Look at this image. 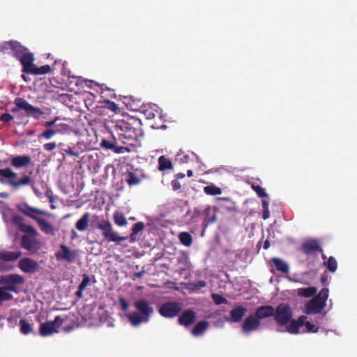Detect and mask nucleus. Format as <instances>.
Segmentation results:
<instances>
[{
    "instance_id": "1",
    "label": "nucleus",
    "mask_w": 357,
    "mask_h": 357,
    "mask_svg": "<svg viewBox=\"0 0 357 357\" xmlns=\"http://www.w3.org/2000/svg\"><path fill=\"white\" fill-rule=\"evenodd\" d=\"M111 127L119 135V140L115 137L112 139H103L100 146L104 149L111 150L115 153L130 151L128 146L120 144L119 141L123 144L135 146L143 135L140 120L134 117L127 116L122 119L112 121Z\"/></svg>"
},
{
    "instance_id": "2",
    "label": "nucleus",
    "mask_w": 357,
    "mask_h": 357,
    "mask_svg": "<svg viewBox=\"0 0 357 357\" xmlns=\"http://www.w3.org/2000/svg\"><path fill=\"white\" fill-rule=\"evenodd\" d=\"M134 306L137 312H132L128 315V321L132 326H138L142 323L149 321L153 313V308L149 302L144 298L137 300Z\"/></svg>"
},
{
    "instance_id": "3",
    "label": "nucleus",
    "mask_w": 357,
    "mask_h": 357,
    "mask_svg": "<svg viewBox=\"0 0 357 357\" xmlns=\"http://www.w3.org/2000/svg\"><path fill=\"white\" fill-rule=\"evenodd\" d=\"M328 295V289L323 288L317 295L305 304L304 312L307 314L320 313L326 307Z\"/></svg>"
},
{
    "instance_id": "4",
    "label": "nucleus",
    "mask_w": 357,
    "mask_h": 357,
    "mask_svg": "<svg viewBox=\"0 0 357 357\" xmlns=\"http://www.w3.org/2000/svg\"><path fill=\"white\" fill-rule=\"evenodd\" d=\"M96 229L101 231L102 236L107 242L119 243L128 238V237L119 236V234L114 230L112 225L108 220L99 221L96 225Z\"/></svg>"
},
{
    "instance_id": "5",
    "label": "nucleus",
    "mask_w": 357,
    "mask_h": 357,
    "mask_svg": "<svg viewBox=\"0 0 357 357\" xmlns=\"http://www.w3.org/2000/svg\"><path fill=\"white\" fill-rule=\"evenodd\" d=\"M16 107L12 109L13 112L22 110L27 116H31L35 119H39L44 112L38 107H34L29 104L25 99L22 98H16L14 100Z\"/></svg>"
},
{
    "instance_id": "6",
    "label": "nucleus",
    "mask_w": 357,
    "mask_h": 357,
    "mask_svg": "<svg viewBox=\"0 0 357 357\" xmlns=\"http://www.w3.org/2000/svg\"><path fill=\"white\" fill-rule=\"evenodd\" d=\"M0 176L8 179V184L13 188L17 189L22 185H29L31 178L25 175L21 179L17 180L18 175L10 168L0 169Z\"/></svg>"
},
{
    "instance_id": "7",
    "label": "nucleus",
    "mask_w": 357,
    "mask_h": 357,
    "mask_svg": "<svg viewBox=\"0 0 357 357\" xmlns=\"http://www.w3.org/2000/svg\"><path fill=\"white\" fill-rule=\"evenodd\" d=\"M24 283V278L18 274H8L0 276V285L9 291L19 292L18 287Z\"/></svg>"
},
{
    "instance_id": "8",
    "label": "nucleus",
    "mask_w": 357,
    "mask_h": 357,
    "mask_svg": "<svg viewBox=\"0 0 357 357\" xmlns=\"http://www.w3.org/2000/svg\"><path fill=\"white\" fill-rule=\"evenodd\" d=\"M274 319L280 326L289 324L292 317V311L289 304H280L276 309L274 308Z\"/></svg>"
},
{
    "instance_id": "9",
    "label": "nucleus",
    "mask_w": 357,
    "mask_h": 357,
    "mask_svg": "<svg viewBox=\"0 0 357 357\" xmlns=\"http://www.w3.org/2000/svg\"><path fill=\"white\" fill-rule=\"evenodd\" d=\"M63 319L60 316L55 317L53 321H48L40 324L39 333L43 337L51 335L59 332V328L63 324Z\"/></svg>"
},
{
    "instance_id": "10",
    "label": "nucleus",
    "mask_w": 357,
    "mask_h": 357,
    "mask_svg": "<svg viewBox=\"0 0 357 357\" xmlns=\"http://www.w3.org/2000/svg\"><path fill=\"white\" fill-rule=\"evenodd\" d=\"M182 310V305L176 301H168L162 303L159 310V314L165 318H174L178 316Z\"/></svg>"
},
{
    "instance_id": "11",
    "label": "nucleus",
    "mask_w": 357,
    "mask_h": 357,
    "mask_svg": "<svg viewBox=\"0 0 357 357\" xmlns=\"http://www.w3.org/2000/svg\"><path fill=\"white\" fill-rule=\"evenodd\" d=\"M300 250L307 257H317L319 253L323 252L321 242L319 239H308L305 241L301 245Z\"/></svg>"
},
{
    "instance_id": "12",
    "label": "nucleus",
    "mask_w": 357,
    "mask_h": 357,
    "mask_svg": "<svg viewBox=\"0 0 357 357\" xmlns=\"http://www.w3.org/2000/svg\"><path fill=\"white\" fill-rule=\"evenodd\" d=\"M36 236L23 235L21 238V247L30 254L37 253L41 249L42 245Z\"/></svg>"
},
{
    "instance_id": "13",
    "label": "nucleus",
    "mask_w": 357,
    "mask_h": 357,
    "mask_svg": "<svg viewBox=\"0 0 357 357\" xmlns=\"http://www.w3.org/2000/svg\"><path fill=\"white\" fill-rule=\"evenodd\" d=\"M55 257L58 260H65L68 263H73L77 257V252L64 244H61L60 250L55 253Z\"/></svg>"
},
{
    "instance_id": "14",
    "label": "nucleus",
    "mask_w": 357,
    "mask_h": 357,
    "mask_svg": "<svg viewBox=\"0 0 357 357\" xmlns=\"http://www.w3.org/2000/svg\"><path fill=\"white\" fill-rule=\"evenodd\" d=\"M17 210L26 215L27 217L34 220L36 222L40 218L38 215H46L47 213L37 208L29 206L27 203H22L17 205Z\"/></svg>"
},
{
    "instance_id": "15",
    "label": "nucleus",
    "mask_w": 357,
    "mask_h": 357,
    "mask_svg": "<svg viewBox=\"0 0 357 357\" xmlns=\"http://www.w3.org/2000/svg\"><path fill=\"white\" fill-rule=\"evenodd\" d=\"M18 266L26 273H33L39 269L38 263L28 257L21 259L19 261Z\"/></svg>"
},
{
    "instance_id": "16",
    "label": "nucleus",
    "mask_w": 357,
    "mask_h": 357,
    "mask_svg": "<svg viewBox=\"0 0 357 357\" xmlns=\"http://www.w3.org/2000/svg\"><path fill=\"white\" fill-rule=\"evenodd\" d=\"M261 325V321L253 314L248 316L242 324V330L245 333L257 331Z\"/></svg>"
},
{
    "instance_id": "17",
    "label": "nucleus",
    "mask_w": 357,
    "mask_h": 357,
    "mask_svg": "<svg viewBox=\"0 0 357 357\" xmlns=\"http://www.w3.org/2000/svg\"><path fill=\"white\" fill-rule=\"evenodd\" d=\"M13 222L18 227L19 229L22 232L26 234L25 235H28V236H38V233L36 230V229L33 228L31 225H28L25 224L24 220L21 216L15 215L13 217Z\"/></svg>"
},
{
    "instance_id": "18",
    "label": "nucleus",
    "mask_w": 357,
    "mask_h": 357,
    "mask_svg": "<svg viewBox=\"0 0 357 357\" xmlns=\"http://www.w3.org/2000/svg\"><path fill=\"white\" fill-rule=\"evenodd\" d=\"M132 111H138L143 114L146 119H153L156 115L160 118V114L155 108L154 105L142 104L140 107H132Z\"/></svg>"
},
{
    "instance_id": "19",
    "label": "nucleus",
    "mask_w": 357,
    "mask_h": 357,
    "mask_svg": "<svg viewBox=\"0 0 357 357\" xmlns=\"http://www.w3.org/2000/svg\"><path fill=\"white\" fill-rule=\"evenodd\" d=\"M18 59L22 66V72L29 74L34 66L33 54L26 51L25 53L21 55Z\"/></svg>"
},
{
    "instance_id": "20",
    "label": "nucleus",
    "mask_w": 357,
    "mask_h": 357,
    "mask_svg": "<svg viewBox=\"0 0 357 357\" xmlns=\"http://www.w3.org/2000/svg\"><path fill=\"white\" fill-rule=\"evenodd\" d=\"M196 319V314L192 310H185L179 316L178 322L180 325L188 327L192 324Z\"/></svg>"
},
{
    "instance_id": "21",
    "label": "nucleus",
    "mask_w": 357,
    "mask_h": 357,
    "mask_svg": "<svg viewBox=\"0 0 357 357\" xmlns=\"http://www.w3.org/2000/svg\"><path fill=\"white\" fill-rule=\"evenodd\" d=\"M31 163V158L29 155H16L11 158V165L15 169L27 167Z\"/></svg>"
},
{
    "instance_id": "22",
    "label": "nucleus",
    "mask_w": 357,
    "mask_h": 357,
    "mask_svg": "<svg viewBox=\"0 0 357 357\" xmlns=\"http://www.w3.org/2000/svg\"><path fill=\"white\" fill-rule=\"evenodd\" d=\"M274 307L271 305H261L255 311V316L259 321L273 316Z\"/></svg>"
},
{
    "instance_id": "23",
    "label": "nucleus",
    "mask_w": 357,
    "mask_h": 357,
    "mask_svg": "<svg viewBox=\"0 0 357 357\" xmlns=\"http://www.w3.org/2000/svg\"><path fill=\"white\" fill-rule=\"evenodd\" d=\"M247 312L246 307L243 306H236L230 311L231 319L233 322H239L242 320Z\"/></svg>"
},
{
    "instance_id": "24",
    "label": "nucleus",
    "mask_w": 357,
    "mask_h": 357,
    "mask_svg": "<svg viewBox=\"0 0 357 357\" xmlns=\"http://www.w3.org/2000/svg\"><path fill=\"white\" fill-rule=\"evenodd\" d=\"M22 256L20 251H1L0 260L3 261H15Z\"/></svg>"
},
{
    "instance_id": "25",
    "label": "nucleus",
    "mask_w": 357,
    "mask_h": 357,
    "mask_svg": "<svg viewBox=\"0 0 357 357\" xmlns=\"http://www.w3.org/2000/svg\"><path fill=\"white\" fill-rule=\"evenodd\" d=\"M36 222L38 223L40 229L45 234L54 235L55 229L52 224L42 218H39Z\"/></svg>"
},
{
    "instance_id": "26",
    "label": "nucleus",
    "mask_w": 357,
    "mask_h": 357,
    "mask_svg": "<svg viewBox=\"0 0 357 357\" xmlns=\"http://www.w3.org/2000/svg\"><path fill=\"white\" fill-rule=\"evenodd\" d=\"M271 261L276 267L278 271L283 274H287L289 272V266L283 259L278 257H273L271 259Z\"/></svg>"
},
{
    "instance_id": "27",
    "label": "nucleus",
    "mask_w": 357,
    "mask_h": 357,
    "mask_svg": "<svg viewBox=\"0 0 357 357\" xmlns=\"http://www.w3.org/2000/svg\"><path fill=\"white\" fill-rule=\"evenodd\" d=\"M90 214L86 212L83 214L81 218H79L76 224L75 227L79 231H84L87 229L89 227Z\"/></svg>"
},
{
    "instance_id": "28",
    "label": "nucleus",
    "mask_w": 357,
    "mask_h": 357,
    "mask_svg": "<svg viewBox=\"0 0 357 357\" xmlns=\"http://www.w3.org/2000/svg\"><path fill=\"white\" fill-rule=\"evenodd\" d=\"M11 50L14 55L18 59L21 55L28 51V49L23 46L20 42L12 40Z\"/></svg>"
},
{
    "instance_id": "29",
    "label": "nucleus",
    "mask_w": 357,
    "mask_h": 357,
    "mask_svg": "<svg viewBox=\"0 0 357 357\" xmlns=\"http://www.w3.org/2000/svg\"><path fill=\"white\" fill-rule=\"evenodd\" d=\"M208 327V322L206 321H199L193 328L192 330V334L195 336H198L203 333L205 332V331Z\"/></svg>"
},
{
    "instance_id": "30",
    "label": "nucleus",
    "mask_w": 357,
    "mask_h": 357,
    "mask_svg": "<svg viewBox=\"0 0 357 357\" xmlns=\"http://www.w3.org/2000/svg\"><path fill=\"white\" fill-rule=\"evenodd\" d=\"M204 214L205 215V218L202 225L204 227H206L208 225L216 221V214L215 213H212L210 208H206L204 211Z\"/></svg>"
},
{
    "instance_id": "31",
    "label": "nucleus",
    "mask_w": 357,
    "mask_h": 357,
    "mask_svg": "<svg viewBox=\"0 0 357 357\" xmlns=\"http://www.w3.org/2000/svg\"><path fill=\"white\" fill-rule=\"evenodd\" d=\"M172 168V161L166 158L165 155H161L158 158V169L160 171H165L171 169Z\"/></svg>"
},
{
    "instance_id": "32",
    "label": "nucleus",
    "mask_w": 357,
    "mask_h": 357,
    "mask_svg": "<svg viewBox=\"0 0 357 357\" xmlns=\"http://www.w3.org/2000/svg\"><path fill=\"white\" fill-rule=\"evenodd\" d=\"M51 70L52 68L49 65H44L40 67H37L34 65L29 74L36 75H45L50 73Z\"/></svg>"
},
{
    "instance_id": "33",
    "label": "nucleus",
    "mask_w": 357,
    "mask_h": 357,
    "mask_svg": "<svg viewBox=\"0 0 357 357\" xmlns=\"http://www.w3.org/2000/svg\"><path fill=\"white\" fill-rule=\"evenodd\" d=\"M317 289L314 287L308 288H300L298 289V294L305 298H310L316 294Z\"/></svg>"
},
{
    "instance_id": "34",
    "label": "nucleus",
    "mask_w": 357,
    "mask_h": 357,
    "mask_svg": "<svg viewBox=\"0 0 357 357\" xmlns=\"http://www.w3.org/2000/svg\"><path fill=\"white\" fill-rule=\"evenodd\" d=\"M144 228V224L142 222H139L134 225L132 228V231L130 235V241L132 243H134L136 241L137 234L142 231Z\"/></svg>"
},
{
    "instance_id": "35",
    "label": "nucleus",
    "mask_w": 357,
    "mask_h": 357,
    "mask_svg": "<svg viewBox=\"0 0 357 357\" xmlns=\"http://www.w3.org/2000/svg\"><path fill=\"white\" fill-rule=\"evenodd\" d=\"M113 218L114 223L119 227H123L128 224L126 217L122 213L119 211L114 212Z\"/></svg>"
},
{
    "instance_id": "36",
    "label": "nucleus",
    "mask_w": 357,
    "mask_h": 357,
    "mask_svg": "<svg viewBox=\"0 0 357 357\" xmlns=\"http://www.w3.org/2000/svg\"><path fill=\"white\" fill-rule=\"evenodd\" d=\"M20 333L23 335H28L33 332L32 325L25 319H21L19 322Z\"/></svg>"
},
{
    "instance_id": "37",
    "label": "nucleus",
    "mask_w": 357,
    "mask_h": 357,
    "mask_svg": "<svg viewBox=\"0 0 357 357\" xmlns=\"http://www.w3.org/2000/svg\"><path fill=\"white\" fill-rule=\"evenodd\" d=\"M178 238L181 244L186 247H189L192 243V236L186 231H183L179 234Z\"/></svg>"
},
{
    "instance_id": "38",
    "label": "nucleus",
    "mask_w": 357,
    "mask_h": 357,
    "mask_svg": "<svg viewBox=\"0 0 357 357\" xmlns=\"http://www.w3.org/2000/svg\"><path fill=\"white\" fill-rule=\"evenodd\" d=\"M204 192L208 195H220L222 190L220 188L214 185H210L204 188Z\"/></svg>"
},
{
    "instance_id": "39",
    "label": "nucleus",
    "mask_w": 357,
    "mask_h": 357,
    "mask_svg": "<svg viewBox=\"0 0 357 357\" xmlns=\"http://www.w3.org/2000/svg\"><path fill=\"white\" fill-rule=\"evenodd\" d=\"M126 181L129 185H137L141 180L138 176L133 172H128L126 175Z\"/></svg>"
},
{
    "instance_id": "40",
    "label": "nucleus",
    "mask_w": 357,
    "mask_h": 357,
    "mask_svg": "<svg viewBox=\"0 0 357 357\" xmlns=\"http://www.w3.org/2000/svg\"><path fill=\"white\" fill-rule=\"evenodd\" d=\"M324 265L331 273L335 272L337 268V262L335 257L332 256H331L326 261H324Z\"/></svg>"
},
{
    "instance_id": "41",
    "label": "nucleus",
    "mask_w": 357,
    "mask_h": 357,
    "mask_svg": "<svg viewBox=\"0 0 357 357\" xmlns=\"http://www.w3.org/2000/svg\"><path fill=\"white\" fill-rule=\"evenodd\" d=\"M59 129L54 128L52 129H46L40 134L39 138H44L45 139H50L54 135L59 132Z\"/></svg>"
},
{
    "instance_id": "42",
    "label": "nucleus",
    "mask_w": 357,
    "mask_h": 357,
    "mask_svg": "<svg viewBox=\"0 0 357 357\" xmlns=\"http://www.w3.org/2000/svg\"><path fill=\"white\" fill-rule=\"evenodd\" d=\"M8 289L3 287H0V301H8L13 299V295L8 293Z\"/></svg>"
},
{
    "instance_id": "43",
    "label": "nucleus",
    "mask_w": 357,
    "mask_h": 357,
    "mask_svg": "<svg viewBox=\"0 0 357 357\" xmlns=\"http://www.w3.org/2000/svg\"><path fill=\"white\" fill-rule=\"evenodd\" d=\"M287 331L291 334L298 333L299 327L295 319H291L289 324L287 326Z\"/></svg>"
},
{
    "instance_id": "44",
    "label": "nucleus",
    "mask_w": 357,
    "mask_h": 357,
    "mask_svg": "<svg viewBox=\"0 0 357 357\" xmlns=\"http://www.w3.org/2000/svg\"><path fill=\"white\" fill-rule=\"evenodd\" d=\"M211 298L213 301L216 305L227 304V300L222 295L218 294H212Z\"/></svg>"
},
{
    "instance_id": "45",
    "label": "nucleus",
    "mask_w": 357,
    "mask_h": 357,
    "mask_svg": "<svg viewBox=\"0 0 357 357\" xmlns=\"http://www.w3.org/2000/svg\"><path fill=\"white\" fill-rule=\"evenodd\" d=\"M252 188L255 191L257 195L261 197L264 198L268 197V194L266 192L265 189L260 185H252Z\"/></svg>"
},
{
    "instance_id": "46",
    "label": "nucleus",
    "mask_w": 357,
    "mask_h": 357,
    "mask_svg": "<svg viewBox=\"0 0 357 357\" xmlns=\"http://www.w3.org/2000/svg\"><path fill=\"white\" fill-rule=\"evenodd\" d=\"M191 286V289L194 291H198L202 288H204L206 286V282L204 280H199L196 282L191 283L190 284Z\"/></svg>"
},
{
    "instance_id": "47",
    "label": "nucleus",
    "mask_w": 357,
    "mask_h": 357,
    "mask_svg": "<svg viewBox=\"0 0 357 357\" xmlns=\"http://www.w3.org/2000/svg\"><path fill=\"white\" fill-rule=\"evenodd\" d=\"M12 40L9 41H3L0 43V52H6V51L11 50Z\"/></svg>"
},
{
    "instance_id": "48",
    "label": "nucleus",
    "mask_w": 357,
    "mask_h": 357,
    "mask_svg": "<svg viewBox=\"0 0 357 357\" xmlns=\"http://www.w3.org/2000/svg\"><path fill=\"white\" fill-rule=\"evenodd\" d=\"M106 104H107V107L109 110H111L115 113H117L119 112V107L118 105L116 104L114 102L111 101V100H107Z\"/></svg>"
},
{
    "instance_id": "49",
    "label": "nucleus",
    "mask_w": 357,
    "mask_h": 357,
    "mask_svg": "<svg viewBox=\"0 0 357 357\" xmlns=\"http://www.w3.org/2000/svg\"><path fill=\"white\" fill-rule=\"evenodd\" d=\"M91 279L89 276L86 274H84L82 275V280L81 283L79 284V287L84 289L90 283Z\"/></svg>"
},
{
    "instance_id": "50",
    "label": "nucleus",
    "mask_w": 357,
    "mask_h": 357,
    "mask_svg": "<svg viewBox=\"0 0 357 357\" xmlns=\"http://www.w3.org/2000/svg\"><path fill=\"white\" fill-rule=\"evenodd\" d=\"M305 327L307 328V332L310 333H317L319 329V326H315L314 324L310 323V321H306Z\"/></svg>"
},
{
    "instance_id": "51",
    "label": "nucleus",
    "mask_w": 357,
    "mask_h": 357,
    "mask_svg": "<svg viewBox=\"0 0 357 357\" xmlns=\"http://www.w3.org/2000/svg\"><path fill=\"white\" fill-rule=\"evenodd\" d=\"M63 152L68 155L78 158L79 156V153L78 151H75L71 146H67L66 148L63 149Z\"/></svg>"
},
{
    "instance_id": "52",
    "label": "nucleus",
    "mask_w": 357,
    "mask_h": 357,
    "mask_svg": "<svg viewBox=\"0 0 357 357\" xmlns=\"http://www.w3.org/2000/svg\"><path fill=\"white\" fill-rule=\"evenodd\" d=\"M13 119V116L9 113H3L0 116V120L8 123Z\"/></svg>"
},
{
    "instance_id": "53",
    "label": "nucleus",
    "mask_w": 357,
    "mask_h": 357,
    "mask_svg": "<svg viewBox=\"0 0 357 357\" xmlns=\"http://www.w3.org/2000/svg\"><path fill=\"white\" fill-rule=\"evenodd\" d=\"M119 301V303L121 305V309L123 311L128 310L129 308V304L127 302V301L123 297H120Z\"/></svg>"
},
{
    "instance_id": "54",
    "label": "nucleus",
    "mask_w": 357,
    "mask_h": 357,
    "mask_svg": "<svg viewBox=\"0 0 357 357\" xmlns=\"http://www.w3.org/2000/svg\"><path fill=\"white\" fill-rule=\"evenodd\" d=\"M178 262L179 264H183L184 266V269L186 268V267L188 266V256L186 255H183L181 257H179L178 258Z\"/></svg>"
},
{
    "instance_id": "55",
    "label": "nucleus",
    "mask_w": 357,
    "mask_h": 357,
    "mask_svg": "<svg viewBox=\"0 0 357 357\" xmlns=\"http://www.w3.org/2000/svg\"><path fill=\"white\" fill-rule=\"evenodd\" d=\"M56 144L55 142H49L43 145L44 149L48 151L54 150L56 148Z\"/></svg>"
},
{
    "instance_id": "56",
    "label": "nucleus",
    "mask_w": 357,
    "mask_h": 357,
    "mask_svg": "<svg viewBox=\"0 0 357 357\" xmlns=\"http://www.w3.org/2000/svg\"><path fill=\"white\" fill-rule=\"evenodd\" d=\"M307 317L304 315L300 316L297 320H296L298 327L305 326Z\"/></svg>"
},
{
    "instance_id": "57",
    "label": "nucleus",
    "mask_w": 357,
    "mask_h": 357,
    "mask_svg": "<svg viewBox=\"0 0 357 357\" xmlns=\"http://www.w3.org/2000/svg\"><path fill=\"white\" fill-rule=\"evenodd\" d=\"M171 185H172V189L175 191L180 190L181 188V185L179 181L176 179L172 181Z\"/></svg>"
},
{
    "instance_id": "58",
    "label": "nucleus",
    "mask_w": 357,
    "mask_h": 357,
    "mask_svg": "<svg viewBox=\"0 0 357 357\" xmlns=\"http://www.w3.org/2000/svg\"><path fill=\"white\" fill-rule=\"evenodd\" d=\"M144 271L134 273L132 275V280H135L136 278H140L144 275Z\"/></svg>"
},
{
    "instance_id": "59",
    "label": "nucleus",
    "mask_w": 357,
    "mask_h": 357,
    "mask_svg": "<svg viewBox=\"0 0 357 357\" xmlns=\"http://www.w3.org/2000/svg\"><path fill=\"white\" fill-rule=\"evenodd\" d=\"M151 127L152 128H153V129H160V128H161V129H165V128H167V126H166V125H165V124L159 125V124H158V123H155L152 124V125L151 126Z\"/></svg>"
},
{
    "instance_id": "60",
    "label": "nucleus",
    "mask_w": 357,
    "mask_h": 357,
    "mask_svg": "<svg viewBox=\"0 0 357 357\" xmlns=\"http://www.w3.org/2000/svg\"><path fill=\"white\" fill-rule=\"evenodd\" d=\"M84 289L78 287V290L76 291L75 295L77 298H82L83 297V291Z\"/></svg>"
},
{
    "instance_id": "61",
    "label": "nucleus",
    "mask_w": 357,
    "mask_h": 357,
    "mask_svg": "<svg viewBox=\"0 0 357 357\" xmlns=\"http://www.w3.org/2000/svg\"><path fill=\"white\" fill-rule=\"evenodd\" d=\"M270 213L268 209L263 210L262 218L264 220H266L269 218Z\"/></svg>"
},
{
    "instance_id": "62",
    "label": "nucleus",
    "mask_w": 357,
    "mask_h": 357,
    "mask_svg": "<svg viewBox=\"0 0 357 357\" xmlns=\"http://www.w3.org/2000/svg\"><path fill=\"white\" fill-rule=\"evenodd\" d=\"M55 122H56V120L46 121L45 123V126L47 127V128L52 127L55 124Z\"/></svg>"
},
{
    "instance_id": "63",
    "label": "nucleus",
    "mask_w": 357,
    "mask_h": 357,
    "mask_svg": "<svg viewBox=\"0 0 357 357\" xmlns=\"http://www.w3.org/2000/svg\"><path fill=\"white\" fill-rule=\"evenodd\" d=\"M268 205H269V203H268V201H266L265 199L262 200V208H263V210L268 209Z\"/></svg>"
},
{
    "instance_id": "64",
    "label": "nucleus",
    "mask_w": 357,
    "mask_h": 357,
    "mask_svg": "<svg viewBox=\"0 0 357 357\" xmlns=\"http://www.w3.org/2000/svg\"><path fill=\"white\" fill-rule=\"evenodd\" d=\"M270 247V242L267 239L265 241L264 243V245H263V248L264 250H267Z\"/></svg>"
}]
</instances>
